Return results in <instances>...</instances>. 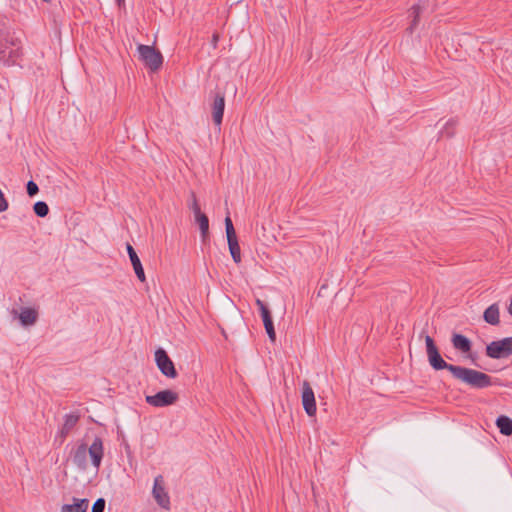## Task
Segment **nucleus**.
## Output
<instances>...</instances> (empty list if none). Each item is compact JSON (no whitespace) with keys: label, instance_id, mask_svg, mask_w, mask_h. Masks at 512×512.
<instances>
[{"label":"nucleus","instance_id":"9d476101","mask_svg":"<svg viewBox=\"0 0 512 512\" xmlns=\"http://www.w3.org/2000/svg\"><path fill=\"white\" fill-rule=\"evenodd\" d=\"M20 56L19 48L8 42H0V62L6 66H12L16 64Z\"/></svg>","mask_w":512,"mask_h":512},{"label":"nucleus","instance_id":"393cba45","mask_svg":"<svg viewBox=\"0 0 512 512\" xmlns=\"http://www.w3.org/2000/svg\"><path fill=\"white\" fill-rule=\"evenodd\" d=\"M26 188H27V194L30 197L35 196L39 191L38 185L32 180L28 181Z\"/></svg>","mask_w":512,"mask_h":512},{"label":"nucleus","instance_id":"20e7f679","mask_svg":"<svg viewBox=\"0 0 512 512\" xmlns=\"http://www.w3.org/2000/svg\"><path fill=\"white\" fill-rule=\"evenodd\" d=\"M512 354V337L492 341L486 346V355L493 359L508 357Z\"/></svg>","mask_w":512,"mask_h":512},{"label":"nucleus","instance_id":"9b49d317","mask_svg":"<svg viewBox=\"0 0 512 512\" xmlns=\"http://www.w3.org/2000/svg\"><path fill=\"white\" fill-rule=\"evenodd\" d=\"M256 305L258 306V308L260 310L263 324H264L265 330L268 334V337L272 342H274L276 340V333H275L271 313L262 300L257 299Z\"/></svg>","mask_w":512,"mask_h":512},{"label":"nucleus","instance_id":"412c9836","mask_svg":"<svg viewBox=\"0 0 512 512\" xmlns=\"http://www.w3.org/2000/svg\"><path fill=\"white\" fill-rule=\"evenodd\" d=\"M195 222L198 223L202 239L205 240L208 236L209 231V219L204 213H199L194 216Z\"/></svg>","mask_w":512,"mask_h":512},{"label":"nucleus","instance_id":"6e6552de","mask_svg":"<svg viewBox=\"0 0 512 512\" xmlns=\"http://www.w3.org/2000/svg\"><path fill=\"white\" fill-rule=\"evenodd\" d=\"M152 495L160 507L166 510L170 509V497L165 489L164 478L162 475H158L154 479Z\"/></svg>","mask_w":512,"mask_h":512},{"label":"nucleus","instance_id":"7ed1b4c3","mask_svg":"<svg viewBox=\"0 0 512 512\" xmlns=\"http://www.w3.org/2000/svg\"><path fill=\"white\" fill-rule=\"evenodd\" d=\"M139 57L152 72L158 71L163 64L161 52L153 46L140 44L137 47Z\"/></svg>","mask_w":512,"mask_h":512},{"label":"nucleus","instance_id":"4468645a","mask_svg":"<svg viewBox=\"0 0 512 512\" xmlns=\"http://www.w3.org/2000/svg\"><path fill=\"white\" fill-rule=\"evenodd\" d=\"M127 252H128L131 264L133 266V269L135 271L137 278L139 279V281L145 282L146 276H145L143 266L141 264V261L137 255L136 251L130 244H127Z\"/></svg>","mask_w":512,"mask_h":512},{"label":"nucleus","instance_id":"c756f323","mask_svg":"<svg viewBox=\"0 0 512 512\" xmlns=\"http://www.w3.org/2000/svg\"><path fill=\"white\" fill-rule=\"evenodd\" d=\"M124 1H125V0H116L117 4H118L119 6H122V5L124 4Z\"/></svg>","mask_w":512,"mask_h":512},{"label":"nucleus","instance_id":"dca6fc26","mask_svg":"<svg viewBox=\"0 0 512 512\" xmlns=\"http://www.w3.org/2000/svg\"><path fill=\"white\" fill-rule=\"evenodd\" d=\"M73 504H64L61 512H87L89 501L88 499L73 498Z\"/></svg>","mask_w":512,"mask_h":512},{"label":"nucleus","instance_id":"a878e982","mask_svg":"<svg viewBox=\"0 0 512 512\" xmlns=\"http://www.w3.org/2000/svg\"><path fill=\"white\" fill-rule=\"evenodd\" d=\"M190 208L191 210L193 211L194 213V216L201 213V209H200V206L197 202V199H196V196L194 193H192V203L190 205Z\"/></svg>","mask_w":512,"mask_h":512},{"label":"nucleus","instance_id":"39448f33","mask_svg":"<svg viewBox=\"0 0 512 512\" xmlns=\"http://www.w3.org/2000/svg\"><path fill=\"white\" fill-rule=\"evenodd\" d=\"M225 229L230 254L233 261L238 264L241 262V251L232 220L229 216L225 218Z\"/></svg>","mask_w":512,"mask_h":512},{"label":"nucleus","instance_id":"4be33fe9","mask_svg":"<svg viewBox=\"0 0 512 512\" xmlns=\"http://www.w3.org/2000/svg\"><path fill=\"white\" fill-rule=\"evenodd\" d=\"M34 213L41 218H44L49 213V207L46 202L38 201L33 205Z\"/></svg>","mask_w":512,"mask_h":512},{"label":"nucleus","instance_id":"6ab92c4d","mask_svg":"<svg viewBox=\"0 0 512 512\" xmlns=\"http://www.w3.org/2000/svg\"><path fill=\"white\" fill-rule=\"evenodd\" d=\"M423 10L424 8L420 3L413 5L412 8L410 9V17H412V20L410 26L407 28V31L409 33H413V31L417 27L420 15L423 12Z\"/></svg>","mask_w":512,"mask_h":512},{"label":"nucleus","instance_id":"2eb2a0df","mask_svg":"<svg viewBox=\"0 0 512 512\" xmlns=\"http://www.w3.org/2000/svg\"><path fill=\"white\" fill-rule=\"evenodd\" d=\"M451 342L453 347L462 353H467L471 350V341L462 334L454 333Z\"/></svg>","mask_w":512,"mask_h":512},{"label":"nucleus","instance_id":"f8f14e48","mask_svg":"<svg viewBox=\"0 0 512 512\" xmlns=\"http://www.w3.org/2000/svg\"><path fill=\"white\" fill-rule=\"evenodd\" d=\"M211 108L213 122L215 125L220 126L225 110V97L222 93H215Z\"/></svg>","mask_w":512,"mask_h":512},{"label":"nucleus","instance_id":"aec40b11","mask_svg":"<svg viewBox=\"0 0 512 512\" xmlns=\"http://www.w3.org/2000/svg\"><path fill=\"white\" fill-rule=\"evenodd\" d=\"M496 425L501 434L510 436L512 434V419L507 416L501 415L496 420Z\"/></svg>","mask_w":512,"mask_h":512},{"label":"nucleus","instance_id":"bb28decb","mask_svg":"<svg viewBox=\"0 0 512 512\" xmlns=\"http://www.w3.org/2000/svg\"><path fill=\"white\" fill-rule=\"evenodd\" d=\"M8 209V202L4 197L2 190L0 189V212H4Z\"/></svg>","mask_w":512,"mask_h":512},{"label":"nucleus","instance_id":"c85d7f7f","mask_svg":"<svg viewBox=\"0 0 512 512\" xmlns=\"http://www.w3.org/2000/svg\"><path fill=\"white\" fill-rule=\"evenodd\" d=\"M508 312L510 315H512V295H511V301H510V304L508 306Z\"/></svg>","mask_w":512,"mask_h":512},{"label":"nucleus","instance_id":"b1692460","mask_svg":"<svg viewBox=\"0 0 512 512\" xmlns=\"http://www.w3.org/2000/svg\"><path fill=\"white\" fill-rule=\"evenodd\" d=\"M105 505H106L105 499L98 498L92 506V512H104Z\"/></svg>","mask_w":512,"mask_h":512},{"label":"nucleus","instance_id":"0eeeda50","mask_svg":"<svg viewBox=\"0 0 512 512\" xmlns=\"http://www.w3.org/2000/svg\"><path fill=\"white\" fill-rule=\"evenodd\" d=\"M178 400V394L172 390H162L155 395H147L145 401L153 407H166Z\"/></svg>","mask_w":512,"mask_h":512},{"label":"nucleus","instance_id":"5701e85b","mask_svg":"<svg viewBox=\"0 0 512 512\" xmlns=\"http://www.w3.org/2000/svg\"><path fill=\"white\" fill-rule=\"evenodd\" d=\"M456 120L450 119L446 122L444 128L441 131L442 136H446L448 138L452 137L455 133Z\"/></svg>","mask_w":512,"mask_h":512},{"label":"nucleus","instance_id":"f3484780","mask_svg":"<svg viewBox=\"0 0 512 512\" xmlns=\"http://www.w3.org/2000/svg\"><path fill=\"white\" fill-rule=\"evenodd\" d=\"M483 318L490 325H498L500 322L498 304L494 303V304L490 305L484 311Z\"/></svg>","mask_w":512,"mask_h":512},{"label":"nucleus","instance_id":"423d86ee","mask_svg":"<svg viewBox=\"0 0 512 512\" xmlns=\"http://www.w3.org/2000/svg\"><path fill=\"white\" fill-rule=\"evenodd\" d=\"M155 361L163 375L172 379L177 377L178 373L175 369V365L164 349L159 348L156 350Z\"/></svg>","mask_w":512,"mask_h":512},{"label":"nucleus","instance_id":"f03ea898","mask_svg":"<svg viewBox=\"0 0 512 512\" xmlns=\"http://www.w3.org/2000/svg\"><path fill=\"white\" fill-rule=\"evenodd\" d=\"M87 454L90 456L93 467L98 470L104 456L103 441L100 437H95L89 447L85 443H81L71 450L72 461L80 470L87 469Z\"/></svg>","mask_w":512,"mask_h":512},{"label":"nucleus","instance_id":"ddd939ff","mask_svg":"<svg viewBox=\"0 0 512 512\" xmlns=\"http://www.w3.org/2000/svg\"><path fill=\"white\" fill-rule=\"evenodd\" d=\"M79 421V415L76 414H66L64 416V423L60 430L58 431L55 441H59L60 444H62L66 437L69 435L71 430L76 426L77 422Z\"/></svg>","mask_w":512,"mask_h":512},{"label":"nucleus","instance_id":"1a4fd4ad","mask_svg":"<svg viewBox=\"0 0 512 512\" xmlns=\"http://www.w3.org/2000/svg\"><path fill=\"white\" fill-rule=\"evenodd\" d=\"M302 405L308 416L312 417L316 414V400L314 391L307 380L302 383Z\"/></svg>","mask_w":512,"mask_h":512},{"label":"nucleus","instance_id":"cd10ccee","mask_svg":"<svg viewBox=\"0 0 512 512\" xmlns=\"http://www.w3.org/2000/svg\"><path fill=\"white\" fill-rule=\"evenodd\" d=\"M218 40H219L218 34H213L212 43H213L214 47H216Z\"/></svg>","mask_w":512,"mask_h":512},{"label":"nucleus","instance_id":"f257e3e1","mask_svg":"<svg viewBox=\"0 0 512 512\" xmlns=\"http://www.w3.org/2000/svg\"><path fill=\"white\" fill-rule=\"evenodd\" d=\"M426 353L431 367L438 371L447 369L452 376L473 389H483L492 385V378L488 374L462 366L448 364L439 353V350L429 335L425 336Z\"/></svg>","mask_w":512,"mask_h":512},{"label":"nucleus","instance_id":"a211bd4d","mask_svg":"<svg viewBox=\"0 0 512 512\" xmlns=\"http://www.w3.org/2000/svg\"><path fill=\"white\" fill-rule=\"evenodd\" d=\"M37 311L33 308H23L19 314V319L24 326L33 325L37 320Z\"/></svg>","mask_w":512,"mask_h":512}]
</instances>
